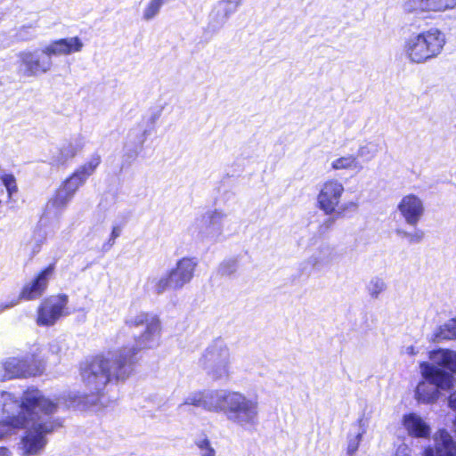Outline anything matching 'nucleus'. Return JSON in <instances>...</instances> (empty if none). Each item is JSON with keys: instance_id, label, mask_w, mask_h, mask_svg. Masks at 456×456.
Masks as SVG:
<instances>
[{"instance_id": "nucleus-43", "label": "nucleus", "mask_w": 456, "mask_h": 456, "mask_svg": "<svg viewBox=\"0 0 456 456\" xmlns=\"http://www.w3.org/2000/svg\"><path fill=\"white\" fill-rule=\"evenodd\" d=\"M159 118V115L155 114L151 118V123L154 124L157 118Z\"/></svg>"}, {"instance_id": "nucleus-17", "label": "nucleus", "mask_w": 456, "mask_h": 456, "mask_svg": "<svg viewBox=\"0 0 456 456\" xmlns=\"http://www.w3.org/2000/svg\"><path fill=\"white\" fill-rule=\"evenodd\" d=\"M0 371L4 372L2 379H11L14 378H27L36 376L40 372L39 365L28 362L27 359L10 357L0 367Z\"/></svg>"}, {"instance_id": "nucleus-30", "label": "nucleus", "mask_w": 456, "mask_h": 456, "mask_svg": "<svg viewBox=\"0 0 456 456\" xmlns=\"http://www.w3.org/2000/svg\"><path fill=\"white\" fill-rule=\"evenodd\" d=\"M387 289L386 282L380 277H373L366 285L368 294L371 298L377 299Z\"/></svg>"}, {"instance_id": "nucleus-25", "label": "nucleus", "mask_w": 456, "mask_h": 456, "mask_svg": "<svg viewBox=\"0 0 456 456\" xmlns=\"http://www.w3.org/2000/svg\"><path fill=\"white\" fill-rule=\"evenodd\" d=\"M73 196L62 186H60L46 204V211L58 212L64 209Z\"/></svg>"}, {"instance_id": "nucleus-28", "label": "nucleus", "mask_w": 456, "mask_h": 456, "mask_svg": "<svg viewBox=\"0 0 456 456\" xmlns=\"http://www.w3.org/2000/svg\"><path fill=\"white\" fill-rule=\"evenodd\" d=\"M101 163V157L99 155H93L87 162L79 167L75 173L86 183L89 176H91Z\"/></svg>"}, {"instance_id": "nucleus-21", "label": "nucleus", "mask_w": 456, "mask_h": 456, "mask_svg": "<svg viewBox=\"0 0 456 456\" xmlns=\"http://www.w3.org/2000/svg\"><path fill=\"white\" fill-rule=\"evenodd\" d=\"M408 12H444L456 7V0H408Z\"/></svg>"}, {"instance_id": "nucleus-33", "label": "nucleus", "mask_w": 456, "mask_h": 456, "mask_svg": "<svg viewBox=\"0 0 456 456\" xmlns=\"http://www.w3.org/2000/svg\"><path fill=\"white\" fill-rule=\"evenodd\" d=\"M204 401H205V390L204 391H195L189 394L183 403L180 405H192L195 407H201L204 409Z\"/></svg>"}, {"instance_id": "nucleus-26", "label": "nucleus", "mask_w": 456, "mask_h": 456, "mask_svg": "<svg viewBox=\"0 0 456 456\" xmlns=\"http://www.w3.org/2000/svg\"><path fill=\"white\" fill-rule=\"evenodd\" d=\"M456 338V318H452L437 327L434 332V341H442Z\"/></svg>"}, {"instance_id": "nucleus-35", "label": "nucleus", "mask_w": 456, "mask_h": 456, "mask_svg": "<svg viewBox=\"0 0 456 456\" xmlns=\"http://www.w3.org/2000/svg\"><path fill=\"white\" fill-rule=\"evenodd\" d=\"M362 433L363 432H359L355 436L349 437L347 444V453L349 455H353L357 452L360 442L362 440Z\"/></svg>"}, {"instance_id": "nucleus-9", "label": "nucleus", "mask_w": 456, "mask_h": 456, "mask_svg": "<svg viewBox=\"0 0 456 456\" xmlns=\"http://www.w3.org/2000/svg\"><path fill=\"white\" fill-rule=\"evenodd\" d=\"M126 323L133 328L144 327L143 330L135 338L133 345L118 348L119 350L133 349L131 353L134 363L135 355L140 350L152 348L159 344L162 330L161 322L156 314L142 312L129 317Z\"/></svg>"}, {"instance_id": "nucleus-12", "label": "nucleus", "mask_w": 456, "mask_h": 456, "mask_svg": "<svg viewBox=\"0 0 456 456\" xmlns=\"http://www.w3.org/2000/svg\"><path fill=\"white\" fill-rule=\"evenodd\" d=\"M69 297L60 294L51 296L43 300L37 309V323L39 326H52L61 317L67 315Z\"/></svg>"}, {"instance_id": "nucleus-39", "label": "nucleus", "mask_w": 456, "mask_h": 456, "mask_svg": "<svg viewBox=\"0 0 456 456\" xmlns=\"http://www.w3.org/2000/svg\"><path fill=\"white\" fill-rule=\"evenodd\" d=\"M121 234V228L118 225L116 226H113L112 228V231H111V233H110V246H112L115 242V240L119 237Z\"/></svg>"}, {"instance_id": "nucleus-11", "label": "nucleus", "mask_w": 456, "mask_h": 456, "mask_svg": "<svg viewBox=\"0 0 456 456\" xmlns=\"http://www.w3.org/2000/svg\"><path fill=\"white\" fill-rule=\"evenodd\" d=\"M3 420L0 421V439L8 436L13 428H21L26 419L21 416L22 404L20 400L9 392H2L1 399Z\"/></svg>"}, {"instance_id": "nucleus-32", "label": "nucleus", "mask_w": 456, "mask_h": 456, "mask_svg": "<svg viewBox=\"0 0 456 456\" xmlns=\"http://www.w3.org/2000/svg\"><path fill=\"white\" fill-rule=\"evenodd\" d=\"M84 183L85 182L74 172L61 186L74 196L78 188Z\"/></svg>"}, {"instance_id": "nucleus-8", "label": "nucleus", "mask_w": 456, "mask_h": 456, "mask_svg": "<svg viewBox=\"0 0 456 456\" xmlns=\"http://www.w3.org/2000/svg\"><path fill=\"white\" fill-rule=\"evenodd\" d=\"M224 415L236 427L248 429L257 423L258 402L240 391L231 390Z\"/></svg>"}, {"instance_id": "nucleus-24", "label": "nucleus", "mask_w": 456, "mask_h": 456, "mask_svg": "<svg viewBox=\"0 0 456 456\" xmlns=\"http://www.w3.org/2000/svg\"><path fill=\"white\" fill-rule=\"evenodd\" d=\"M330 167L334 171L346 170L354 174H358L363 169V166L354 154H347L334 159L330 163Z\"/></svg>"}, {"instance_id": "nucleus-15", "label": "nucleus", "mask_w": 456, "mask_h": 456, "mask_svg": "<svg viewBox=\"0 0 456 456\" xmlns=\"http://www.w3.org/2000/svg\"><path fill=\"white\" fill-rule=\"evenodd\" d=\"M397 210L407 224L415 227L424 216L426 209L420 197L409 193L401 199L397 205Z\"/></svg>"}, {"instance_id": "nucleus-42", "label": "nucleus", "mask_w": 456, "mask_h": 456, "mask_svg": "<svg viewBox=\"0 0 456 456\" xmlns=\"http://www.w3.org/2000/svg\"><path fill=\"white\" fill-rule=\"evenodd\" d=\"M0 456H12V453L7 447L0 446Z\"/></svg>"}, {"instance_id": "nucleus-31", "label": "nucleus", "mask_w": 456, "mask_h": 456, "mask_svg": "<svg viewBox=\"0 0 456 456\" xmlns=\"http://www.w3.org/2000/svg\"><path fill=\"white\" fill-rule=\"evenodd\" d=\"M229 16L218 4L215 5V7L213 8L209 14L210 24L214 28L222 27L226 22Z\"/></svg>"}, {"instance_id": "nucleus-41", "label": "nucleus", "mask_w": 456, "mask_h": 456, "mask_svg": "<svg viewBox=\"0 0 456 456\" xmlns=\"http://www.w3.org/2000/svg\"><path fill=\"white\" fill-rule=\"evenodd\" d=\"M449 407L456 411V391L452 393L449 396Z\"/></svg>"}, {"instance_id": "nucleus-40", "label": "nucleus", "mask_w": 456, "mask_h": 456, "mask_svg": "<svg viewBox=\"0 0 456 456\" xmlns=\"http://www.w3.org/2000/svg\"><path fill=\"white\" fill-rule=\"evenodd\" d=\"M402 353L410 356H413L418 353V351L414 346L410 345L403 346L402 349Z\"/></svg>"}, {"instance_id": "nucleus-34", "label": "nucleus", "mask_w": 456, "mask_h": 456, "mask_svg": "<svg viewBox=\"0 0 456 456\" xmlns=\"http://www.w3.org/2000/svg\"><path fill=\"white\" fill-rule=\"evenodd\" d=\"M196 445L200 450V456H216V450L211 445L210 440L204 436L196 441Z\"/></svg>"}, {"instance_id": "nucleus-14", "label": "nucleus", "mask_w": 456, "mask_h": 456, "mask_svg": "<svg viewBox=\"0 0 456 456\" xmlns=\"http://www.w3.org/2000/svg\"><path fill=\"white\" fill-rule=\"evenodd\" d=\"M226 215L221 211H208L195 221L198 236L202 240L216 241L223 234Z\"/></svg>"}, {"instance_id": "nucleus-6", "label": "nucleus", "mask_w": 456, "mask_h": 456, "mask_svg": "<svg viewBox=\"0 0 456 456\" xmlns=\"http://www.w3.org/2000/svg\"><path fill=\"white\" fill-rule=\"evenodd\" d=\"M200 364L214 381L228 382L233 374L230 348L222 340L214 341L206 348Z\"/></svg>"}, {"instance_id": "nucleus-7", "label": "nucleus", "mask_w": 456, "mask_h": 456, "mask_svg": "<svg viewBox=\"0 0 456 456\" xmlns=\"http://www.w3.org/2000/svg\"><path fill=\"white\" fill-rule=\"evenodd\" d=\"M197 266L196 258L182 257L167 273L151 279L149 281L151 289L158 295L168 290H180L192 281Z\"/></svg>"}, {"instance_id": "nucleus-38", "label": "nucleus", "mask_w": 456, "mask_h": 456, "mask_svg": "<svg viewBox=\"0 0 456 456\" xmlns=\"http://www.w3.org/2000/svg\"><path fill=\"white\" fill-rule=\"evenodd\" d=\"M395 456H411V449L406 444H401L396 449Z\"/></svg>"}, {"instance_id": "nucleus-36", "label": "nucleus", "mask_w": 456, "mask_h": 456, "mask_svg": "<svg viewBox=\"0 0 456 456\" xmlns=\"http://www.w3.org/2000/svg\"><path fill=\"white\" fill-rule=\"evenodd\" d=\"M3 183L4 184L10 197L12 196V194L13 192H16V191H17L16 182H15V178L12 175H4L3 177Z\"/></svg>"}, {"instance_id": "nucleus-3", "label": "nucleus", "mask_w": 456, "mask_h": 456, "mask_svg": "<svg viewBox=\"0 0 456 456\" xmlns=\"http://www.w3.org/2000/svg\"><path fill=\"white\" fill-rule=\"evenodd\" d=\"M431 362L419 363L421 380L414 390V399L419 404H434L442 391L450 390L456 379V352L439 349L430 352Z\"/></svg>"}, {"instance_id": "nucleus-23", "label": "nucleus", "mask_w": 456, "mask_h": 456, "mask_svg": "<svg viewBox=\"0 0 456 456\" xmlns=\"http://www.w3.org/2000/svg\"><path fill=\"white\" fill-rule=\"evenodd\" d=\"M403 425L411 436L426 438L430 435L429 425L417 413L405 414L403 418Z\"/></svg>"}, {"instance_id": "nucleus-18", "label": "nucleus", "mask_w": 456, "mask_h": 456, "mask_svg": "<svg viewBox=\"0 0 456 456\" xmlns=\"http://www.w3.org/2000/svg\"><path fill=\"white\" fill-rule=\"evenodd\" d=\"M85 146V138L81 134H76L65 140L57 151L53 153L51 161L53 165L61 166L75 158Z\"/></svg>"}, {"instance_id": "nucleus-22", "label": "nucleus", "mask_w": 456, "mask_h": 456, "mask_svg": "<svg viewBox=\"0 0 456 456\" xmlns=\"http://www.w3.org/2000/svg\"><path fill=\"white\" fill-rule=\"evenodd\" d=\"M231 390L211 389L205 390L204 410L214 413L224 414V408L227 403Z\"/></svg>"}, {"instance_id": "nucleus-29", "label": "nucleus", "mask_w": 456, "mask_h": 456, "mask_svg": "<svg viewBox=\"0 0 456 456\" xmlns=\"http://www.w3.org/2000/svg\"><path fill=\"white\" fill-rule=\"evenodd\" d=\"M396 234L399 238L405 240L409 244H419L425 238V232L419 228L414 227L411 232L404 230H396Z\"/></svg>"}, {"instance_id": "nucleus-5", "label": "nucleus", "mask_w": 456, "mask_h": 456, "mask_svg": "<svg viewBox=\"0 0 456 456\" xmlns=\"http://www.w3.org/2000/svg\"><path fill=\"white\" fill-rule=\"evenodd\" d=\"M445 43L444 33L437 28H431L410 36L404 42L403 53L410 62L422 64L436 58Z\"/></svg>"}, {"instance_id": "nucleus-16", "label": "nucleus", "mask_w": 456, "mask_h": 456, "mask_svg": "<svg viewBox=\"0 0 456 456\" xmlns=\"http://www.w3.org/2000/svg\"><path fill=\"white\" fill-rule=\"evenodd\" d=\"M72 354L70 341L66 338H56L48 342L40 352V355H32L33 361L36 357L41 361H52L53 362H61L64 359H68Z\"/></svg>"}, {"instance_id": "nucleus-2", "label": "nucleus", "mask_w": 456, "mask_h": 456, "mask_svg": "<svg viewBox=\"0 0 456 456\" xmlns=\"http://www.w3.org/2000/svg\"><path fill=\"white\" fill-rule=\"evenodd\" d=\"M20 403L22 404V412L20 413L26 419L20 428H27V431L19 444V452L21 456H37L46 445L45 436L54 429V423L44 417L55 413L61 405L37 389L24 392Z\"/></svg>"}, {"instance_id": "nucleus-13", "label": "nucleus", "mask_w": 456, "mask_h": 456, "mask_svg": "<svg viewBox=\"0 0 456 456\" xmlns=\"http://www.w3.org/2000/svg\"><path fill=\"white\" fill-rule=\"evenodd\" d=\"M345 192L343 183L336 178L325 180L317 194V207L326 215H332L337 211L342 196Z\"/></svg>"}, {"instance_id": "nucleus-1", "label": "nucleus", "mask_w": 456, "mask_h": 456, "mask_svg": "<svg viewBox=\"0 0 456 456\" xmlns=\"http://www.w3.org/2000/svg\"><path fill=\"white\" fill-rule=\"evenodd\" d=\"M133 349L109 351L80 364L79 375L84 387L92 394V399L69 392L54 398L66 408H90L97 405L100 395L113 380L126 379L133 365Z\"/></svg>"}, {"instance_id": "nucleus-27", "label": "nucleus", "mask_w": 456, "mask_h": 456, "mask_svg": "<svg viewBox=\"0 0 456 456\" xmlns=\"http://www.w3.org/2000/svg\"><path fill=\"white\" fill-rule=\"evenodd\" d=\"M379 151V144L375 141L362 142L354 154L357 159H362L364 161H370L375 158Z\"/></svg>"}, {"instance_id": "nucleus-37", "label": "nucleus", "mask_w": 456, "mask_h": 456, "mask_svg": "<svg viewBox=\"0 0 456 456\" xmlns=\"http://www.w3.org/2000/svg\"><path fill=\"white\" fill-rule=\"evenodd\" d=\"M217 4L222 7V9H224L229 17L237 11L236 7L225 0L219 1Z\"/></svg>"}, {"instance_id": "nucleus-10", "label": "nucleus", "mask_w": 456, "mask_h": 456, "mask_svg": "<svg viewBox=\"0 0 456 456\" xmlns=\"http://www.w3.org/2000/svg\"><path fill=\"white\" fill-rule=\"evenodd\" d=\"M53 273L54 265L52 264L42 270L34 279L23 286L19 297L9 302L0 303V314L18 305L22 299L31 301L41 297L45 292Z\"/></svg>"}, {"instance_id": "nucleus-19", "label": "nucleus", "mask_w": 456, "mask_h": 456, "mask_svg": "<svg viewBox=\"0 0 456 456\" xmlns=\"http://www.w3.org/2000/svg\"><path fill=\"white\" fill-rule=\"evenodd\" d=\"M338 258L337 249L329 243H322L307 258V264L315 271H322L333 265Z\"/></svg>"}, {"instance_id": "nucleus-4", "label": "nucleus", "mask_w": 456, "mask_h": 456, "mask_svg": "<svg viewBox=\"0 0 456 456\" xmlns=\"http://www.w3.org/2000/svg\"><path fill=\"white\" fill-rule=\"evenodd\" d=\"M84 43L77 37L61 38L51 42L40 52H21L19 54L20 70L27 77L46 73L52 69V56L69 55L79 53Z\"/></svg>"}, {"instance_id": "nucleus-20", "label": "nucleus", "mask_w": 456, "mask_h": 456, "mask_svg": "<svg viewBox=\"0 0 456 456\" xmlns=\"http://www.w3.org/2000/svg\"><path fill=\"white\" fill-rule=\"evenodd\" d=\"M434 446H428L423 456H456V442L446 430H439L434 437Z\"/></svg>"}]
</instances>
